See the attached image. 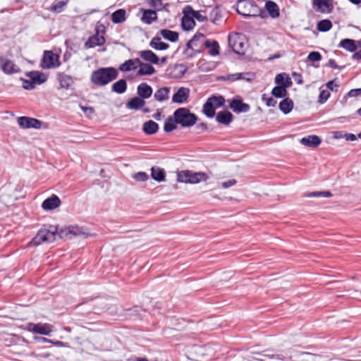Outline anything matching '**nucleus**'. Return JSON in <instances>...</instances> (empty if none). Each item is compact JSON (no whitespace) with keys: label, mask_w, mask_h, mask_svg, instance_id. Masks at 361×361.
Here are the masks:
<instances>
[{"label":"nucleus","mask_w":361,"mask_h":361,"mask_svg":"<svg viewBox=\"0 0 361 361\" xmlns=\"http://www.w3.org/2000/svg\"><path fill=\"white\" fill-rule=\"evenodd\" d=\"M68 235L73 236L85 235V238L87 236L82 231V228L77 226H71L58 231L55 226L49 225L42 227L28 245L30 247H36L45 242H54L57 235H59L60 238H63Z\"/></svg>","instance_id":"obj_1"},{"label":"nucleus","mask_w":361,"mask_h":361,"mask_svg":"<svg viewBox=\"0 0 361 361\" xmlns=\"http://www.w3.org/2000/svg\"><path fill=\"white\" fill-rule=\"evenodd\" d=\"M118 75V71L114 68H100L92 72L91 81L98 86H104L116 79Z\"/></svg>","instance_id":"obj_2"},{"label":"nucleus","mask_w":361,"mask_h":361,"mask_svg":"<svg viewBox=\"0 0 361 361\" xmlns=\"http://www.w3.org/2000/svg\"><path fill=\"white\" fill-rule=\"evenodd\" d=\"M176 122L183 128H189L194 126L197 121V116L191 113L188 108L181 107L173 112Z\"/></svg>","instance_id":"obj_3"},{"label":"nucleus","mask_w":361,"mask_h":361,"mask_svg":"<svg viewBox=\"0 0 361 361\" xmlns=\"http://www.w3.org/2000/svg\"><path fill=\"white\" fill-rule=\"evenodd\" d=\"M236 11L245 17L262 16L264 11L255 3L250 0H239L236 5Z\"/></svg>","instance_id":"obj_4"},{"label":"nucleus","mask_w":361,"mask_h":361,"mask_svg":"<svg viewBox=\"0 0 361 361\" xmlns=\"http://www.w3.org/2000/svg\"><path fill=\"white\" fill-rule=\"evenodd\" d=\"M208 176L204 172H193L189 170L181 171L177 174L178 182L185 183H198L202 180H207Z\"/></svg>","instance_id":"obj_5"},{"label":"nucleus","mask_w":361,"mask_h":361,"mask_svg":"<svg viewBox=\"0 0 361 361\" xmlns=\"http://www.w3.org/2000/svg\"><path fill=\"white\" fill-rule=\"evenodd\" d=\"M228 44L232 50L238 54H244L245 44L244 37L238 33L228 35Z\"/></svg>","instance_id":"obj_6"},{"label":"nucleus","mask_w":361,"mask_h":361,"mask_svg":"<svg viewBox=\"0 0 361 361\" xmlns=\"http://www.w3.org/2000/svg\"><path fill=\"white\" fill-rule=\"evenodd\" d=\"M59 66V56L54 54L51 51H45L42 59V67L49 69Z\"/></svg>","instance_id":"obj_7"},{"label":"nucleus","mask_w":361,"mask_h":361,"mask_svg":"<svg viewBox=\"0 0 361 361\" xmlns=\"http://www.w3.org/2000/svg\"><path fill=\"white\" fill-rule=\"evenodd\" d=\"M18 123L22 128H35L39 129L42 126V121L38 119L27 117L20 116L18 118Z\"/></svg>","instance_id":"obj_8"},{"label":"nucleus","mask_w":361,"mask_h":361,"mask_svg":"<svg viewBox=\"0 0 361 361\" xmlns=\"http://www.w3.org/2000/svg\"><path fill=\"white\" fill-rule=\"evenodd\" d=\"M230 108L235 113H246L248 112L250 109V106L248 104L244 103L243 99L236 97L233 98L229 104Z\"/></svg>","instance_id":"obj_9"},{"label":"nucleus","mask_w":361,"mask_h":361,"mask_svg":"<svg viewBox=\"0 0 361 361\" xmlns=\"http://www.w3.org/2000/svg\"><path fill=\"white\" fill-rule=\"evenodd\" d=\"M0 66L2 71L7 75L14 74L20 71V68L13 61L5 59L2 56H0Z\"/></svg>","instance_id":"obj_10"},{"label":"nucleus","mask_w":361,"mask_h":361,"mask_svg":"<svg viewBox=\"0 0 361 361\" xmlns=\"http://www.w3.org/2000/svg\"><path fill=\"white\" fill-rule=\"evenodd\" d=\"M28 329L33 333L49 335L52 331V326L49 324H30Z\"/></svg>","instance_id":"obj_11"},{"label":"nucleus","mask_w":361,"mask_h":361,"mask_svg":"<svg viewBox=\"0 0 361 361\" xmlns=\"http://www.w3.org/2000/svg\"><path fill=\"white\" fill-rule=\"evenodd\" d=\"M312 4L317 10L322 13H330L334 8L333 0H312Z\"/></svg>","instance_id":"obj_12"},{"label":"nucleus","mask_w":361,"mask_h":361,"mask_svg":"<svg viewBox=\"0 0 361 361\" xmlns=\"http://www.w3.org/2000/svg\"><path fill=\"white\" fill-rule=\"evenodd\" d=\"M189 94L190 90L187 87H181L173 95L172 102L174 103L182 104L188 100Z\"/></svg>","instance_id":"obj_13"},{"label":"nucleus","mask_w":361,"mask_h":361,"mask_svg":"<svg viewBox=\"0 0 361 361\" xmlns=\"http://www.w3.org/2000/svg\"><path fill=\"white\" fill-rule=\"evenodd\" d=\"M186 68L183 64H176L167 69V75L171 78H180L185 73Z\"/></svg>","instance_id":"obj_14"},{"label":"nucleus","mask_w":361,"mask_h":361,"mask_svg":"<svg viewBox=\"0 0 361 361\" xmlns=\"http://www.w3.org/2000/svg\"><path fill=\"white\" fill-rule=\"evenodd\" d=\"M61 204V200L56 195H52L47 198L42 204V207L44 210H52L59 207Z\"/></svg>","instance_id":"obj_15"},{"label":"nucleus","mask_w":361,"mask_h":361,"mask_svg":"<svg viewBox=\"0 0 361 361\" xmlns=\"http://www.w3.org/2000/svg\"><path fill=\"white\" fill-rule=\"evenodd\" d=\"M105 43V38L99 35L98 33L89 37L87 41L85 43V47L87 49L92 48L96 46H102Z\"/></svg>","instance_id":"obj_16"},{"label":"nucleus","mask_w":361,"mask_h":361,"mask_svg":"<svg viewBox=\"0 0 361 361\" xmlns=\"http://www.w3.org/2000/svg\"><path fill=\"white\" fill-rule=\"evenodd\" d=\"M216 120L224 126H228L233 120V114L228 111H221L216 114Z\"/></svg>","instance_id":"obj_17"},{"label":"nucleus","mask_w":361,"mask_h":361,"mask_svg":"<svg viewBox=\"0 0 361 361\" xmlns=\"http://www.w3.org/2000/svg\"><path fill=\"white\" fill-rule=\"evenodd\" d=\"M153 92V90L150 85L146 82H142L137 86V93L139 97L143 99L149 98Z\"/></svg>","instance_id":"obj_18"},{"label":"nucleus","mask_w":361,"mask_h":361,"mask_svg":"<svg viewBox=\"0 0 361 361\" xmlns=\"http://www.w3.org/2000/svg\"><path fill=\"white\" fill-rule=\"evenodd\" d=\"M322 140L319 136L315 135L304 137L300 140V143L305 146L310 147H316L320 145Z\"/></svg>","instance_id":"obj_19"},{"label":"nucleus","mask_w":361,"mask_h":361,"mask_svg":"<svg viewBox=\"0 0 361 361\" xmlns=\"http://www.w3.org/2000/svg\"><path fill=\"white\" fill-rule=\"evenodd\" d=\"M140 60L139 59H129L120 65L119 70L123 72L135 70L140 65Z\"/></svg>","instance_id":"obj_20"},{"label":"nucleus","mask_w":361,"mask_h":361,"mask_svg":"<svg viewBox=\"0 0 361 361\" xmlns=\"http://www.w3.org/2000/svg\"><path fill=\"white\" fill-rule=\"evenodd\" d=\"M145 104V99L138 96L130 99L126 104V107L129 109L138 110L143 108Z\"/></svg>","instance_id":"obj_21"},{"label":"nucleus","mask_w":361,"mask_h":361,"mask_svg":"<svg viewBox=\"0 0 361 361\" xmlns=\"http://www.w3.org/2000/svg\"><path fill=\"white\" fill-rule=\"evenodd\" d=\"M157 14L155 11L147 9V10H142V16L141 18V20L143 23L150 25L154 21L157 20Z\"/></svg>","instance_id":"obj_22"},{"label":"nucleus","mask_w":361,"mask_h":361,"mask_svg":"<svg viewBox=\"0 0 361 361\" xmlns=\"http://www.w3.org/2000/svg\"><path fill=\"white\" fill-rule=\"evenodd\" d=\"M27 76L32 80L34 83L40 85L47 80V76L44 73L39 71H30L27 73Z\"/></svg>","instance_id":"obj_23"},{"label":"nucleus","mask_w":361,"mask_h":361,"mask_svg":"<svg viewBox=\"0 0 361 361\" xmlns=\"http://www.w3.org/2000/svg\"><path fill=\"white\" fill-rule=\"evenodd\" d=\"M159 130V125L154 121L149 120L144 123L142 130L147 135L155 134Z\"/></svg>","instance_id":"obj_24"},{"label":"nucleus","mask_w":361,"mask_h":361,"mask_svg":"<svg viewBox=\"0 0 361 361\" xmlns=\"http://www.w3.org/2000/svg\"><path fill=\"white\" fill-rule=\"evenodd\" d=\"M265 8L273 18H276L280 15L279 6L274 1H267L265 4Z\"/></svg>","instance_id":"obj_25"},{"label":"nucleus","mask_w":361,"mask_h":361,"mask_svg":"<svg viewBox=\"0 0 361 361\" xmlns=\"http://www.w3.org/2000/svg\"><path fill=\"white\" fill-rule=\"evenodd\" d=\"M275 82L278 85L289 87L292 85L290 78L285 73L277 74L275 78Z\"/></svg>","instance_id":"obj_26"},{"label":"nucleus","mask_w":361,"mask_h":361,"mask_svg":"<svg viewBox=\"0 0 361 361\" xmlns=\"http://www.w3.org/2000/svg\"><path fill=\"white\" fill-rule=\"evenodd\" d=\"M140 57L146 61L152 63L157 64L159 63V57L151 50L142 51L140 53Z\"/></svg>","instance_id":"obj_27"},{"label":"nucleus","mask_w":361,"mask_h":361,"mask_svg":"<svg viewBox=\"0 0 361 361\" xmlns=\"http://www.w3.org/2000/svg\"><path fill=\"white\" fill-rule=\"evenodd\" d=\"M338 46L350 52H354L357 49L356 42L354 39L348 38L342 39Z\"/></svg>","instance_id":"obj_28"},{"label":"nucleus","mask_w":361,"mask_h":361,"mask_svg":"<svg viewBox=\"0 0 361 361\" xmlns=\"http://www.w3.org/2000/svg\"><path fill=\"white\" fill-rule=\"evenodd\" d=\"M149 46L156 50H166L169 45L161 41V37L158 35L154 37L149 42Z\"/></svg>","instance_id":"obj_29"},{"label":"nucleus","mask_w":361,"mask_h":361,"mask_svg":"<svg viewBox=\"0 0 361 361\" xmlns=\"http://www.w3.org/2000/svg\"><path fill=\"white\" fill-rule=\"evenodd\" d=\"M159 33L166 40L175 42L178 39V33L168 29L161 30Z\"/></svg>","instance_id":"obj_30"},{"label":"nucleus","mask_w":361,"mask_h":361,"mask_svg":"<svg viewBox=\"0 0 361 361\" xmlns=\"http://www.w3.org/2000/svg\"><path fill=\"white\" fill-rule=\"evenodd\" d=\"M170 92V87H164L157 90L154 97L159 102H163L169 99V94Z\"/></svg>","instance_id":"obj_31"},{"label":"nucleus","mask_w":361,"mask_h":361,"mask_svg":"<svg viewBox=\"0 0 361 361\" xmlns=\"http://www.w3.org/2000/svg\"><path fill=\"white\" fill-rule=\"evenodd\" d=\"M140 63L137 72L139 75H151L155 73V68L152 65L142 63L141 61Z\"/></svg>","instance_id":"obj_32"},{"label":"nucleus","mask_w":361,"mask_h":361,"mask_svg":"<svg viewBox=\"0 0 361 361\" xmlns=\"http://www.w3.org/2000/svg\"><path fill=\"white\" fill-rule=\"evenodd\" d=\"M126 18V12L124 9L120 8L114 11L111 15V20L115 24L124 22Z\"/></svg>","instance_id":"obj_33"},{"label":"nucleus","mask_w":361,"mask_h":361,"mask_svg":"<svg viewBox=\"0 0 361 361\" xmlns=\"http://www.w3.org/2000/svg\"><path fill=\"white\" fill-rule=\"evenodd\" d=\"M178 123L176 122V117L173 116H169L164 122V130L166 133H170L177 128Z\"/></svg>","instance_id":"obj_34"},{"label":"nucleus","mask_w":361,"mask_h":361,"mask_svg":"<svg viewBox=\"0 0 361 361\" xmlns=\"http://www.w3.org/2000/svg\"><path fill=\"white\" fill-rule=\"evenodd\" d=\"M58 80L61 88L68 89L73 82V78L66 74H58Z\"/></svg>","instance_id":"obj_35"},{"label":"nucleus","mask_w":361,"mask_h":361,"mask_svg":"<svg viewBox=\"0 0 361 361\" xmlns=\"http://www.w3.org/2000/svg\"><path fill=\"white\" fill-rule=\"evenodd\" d=\"M293 108V102L290 98H285L279 103V109L284 114H288Z\"/></svg>","instance_id":"obj_36"},{"label":"nucleus","mask_w":361,"mask_h":361,"mask_svg":"<svg viewBox=\"0 0 361 361\" xmlns=\"http://www.w3.org/2000/svg\"><path fill=\"white\" fill-rule=\"evenodd\" d=\"M195 25V21L192 16L184 15L181 20V26L184 30H190Z\"/></svg>","instance_id":"obj_37"},{"label":"nucleus","mask_w":361,"mask_h":361,"mask_svg":"<svg viewBox=\"0 0 361 361\" xmlns=\"http://www.w3.org/2000/svg\"><path fill=\"white\" fill-rule=\"evenodd\" d=\"M204 46L209 49V53L212 56H216L219 54V46L216 40L209 41L207 39L204 42Z\"/></svg>","instance_id":"obj_38"},{"label":"nucleus","mask_w":361,"mask_h":361,"mask_svg":"<svg viewBox=\"0 0 361 361\" xmlns=\"http://www.w3.org/2000/svg\"><path fill=\"white\" fill-rule=\"evenodd\" d=\"M112 91L118 94H123L127 90V82L124 79H121L112 85Z\"/></svg>","instance_id":"obj_39"},{"label":"nucleus","mask_w":361,"mask_h":361,"mask_svg":"<svg viewBox=\"0 0 361 361\" xmlns=\"http://www.w3.org/2000/svg\"><path fill=\"white\" fill-rule=\"evenodd\" d=\"M151 176L152 178L158 181L161 182L164 181L165 179V172L164 169L159 168V167H152L151 169Z\"/></svg>","instance_id":"obj_40"},{"label":"nucleus","mask_w":361,"mask_h":361,"mask_svg":"<svg viewBox=\"0 0 361 361\" xmlns=\"http://www.w3.org/2000/svg\"><path fill=\"white\" fill-rule=\"evenodd\" d=\"M216 108L213 106L212 103L207 99L206 102L203 105L202 112L208 118H213L215 113Z\"/></svg>","instance_id":"obj_41"},{"label":"nucleus","mask_w":361,"mask_h":361,"mask_svg":"<svg viewBox=\"0 0 361 361\" xmlns=\"http://www.w3.org/2000/svg\"><path fill=\"white\" fill-rule=\"evenodd\" d=\"M68 2V0L55 1L51 5V6L50 7L49 10L51 12L59 13L62 12L64 10V8L66 6Z\"/></svg>","instance_id":"obj_42"},{"label":"nucleus","mask_w":361,"mask_h":361,"mask_svg":"<svg viewBox=\"0 0 361 361\" xmlns=\"http://www.w3.org/2000/svg\"><path fill=\"white\" fill-rule=\"evenodd\" d=\"M332 27V23L329 19H324L319 21L317 25V28L319 32H327Z\"/></svg>","instance_id":"obj_43"},{"label":"nucleus","mask_w":361,"mask_h":361,"mask_svg":"<svg viewBox=\"0 0 361 361\" xmlns=\"http://www.w3.org/2000/svg\"><path fill=\"white\" fill-rule=\"evenodd\" d=\"M207 99L212 103L213 106L216 109L223 106L225 103V99L221 95H213L209 97Z\"/></svg>","instance_id":"obj_44"},{"label":"nucleus","mask_w":361,"mask_h":361,"mask_svg":"<svg viewBox=\"0 0 361 361\" xmlns=\"http://www.w3.org/2000/svg\"><path fill=\"white\" fill-rule=\"evenodd\" d=\"M286 88L287 87H285L281 86V85L274 87L272 89L271 94L273 96H274L275 97H277V98L285 97L288 93Z\"/></svg>","instance_id":"obj_45"},{"label":"nucleus","mask_w":361,"mask_h":361,"mask_svg":"<svg viewBox=\"0 0 361 361\" xmlns=\"http://www.w3.org/2000/svg\"><path fill=\"white\" fill-rule=\"evenodd\" d=\"M330 97V92L328 90H323L320 91L319 95V99L318 102L320 104H324L326 102L328 99Z\"/></svg>","instance_id":"obj_46"},{"label":"nucleus","mask_w":361,"mask_h":361,"mask_svg":"<svg viewBox=\"0 0 361 361\" xmlns=\"http://www.w3.org/2000/svg\"><path fill=\"white\" fill-rule=\"evenodd\" d=\"M210 18L212 21L216 24L221 18V15L219 14V10L217 8H214L210 13Z\"/></svg>","instance_id":"obj_47"},{"label":"nucleus","mask_w":361,"mask_h":361,"mask_svg":"<svg viewBox=\"0 0 361 361\" xmlns=\"http://www.w3.org/2000/svg\"><path fill=\"white\" fill-rule=\"evenodd\" d=\"M307 59L313 62L319 61L322 59V55L318 51H312L308 54Z\"/></svg>","instance_id":"obj_48"},{"label":"nucleus","mask_w":361,"mask_h":361,"mask_svg":"<svg viewBox=\"0 0 361 361\" xmlns=\"http://www.w3.org/2000/svg\"><path fill=\"white\" fill-rule=\"evenodd\" d=\"M262 99L265 102L267 106H274L277 102L272 97H268L266 94H262Z\"/></svg>","instance_id":"obj_49"},{"label":"nucleus","mask_w":361,"mask_h":361,"mask_svg":"<svg viewBox=\"0 0 361 361\" xmlns=\"http://www.w3.org/2000/svg\"><path fill=\"white\" fill-rule=\"evenodd\" d=\"M137 181H145L148 179V175L145 172H138L133 176Z\"/></svg>","instance_id":"obj_50"},{"label":"nucleus","mask_w":361,"mask_h":361,"mask_svg":"<svg viewBox=\"0 0 361 361\" xmlns=\"http://www.w3.org/2000/svg\"><path fill=\"white\" fill-rule=\"evenodd\" d=\"M23 83V87L24 89L25 90H32L35 88V84L34 83V82L32 80H25V79H23L22 80Z\"/></svg>","instance_id":"obj_51"},{"label":"nucleus","mask_w":361,"mask_h":361,"mask_svg":"<svg viewBox=\"0 0 361 361\" xmlns=\"http://www.w3.org/2000/svg\"><path fill=\"white\" fill-rule=\"evenodd\" d=\"M227 78L231 81H235L241 79H245V78L243 77V74L240 73L229 75H228Z\"/></svg>","instance_id":"obj_52"},{"label":"nucleus","mask_w":361,"mask_h":361,"mask_svg":"<svg viewBox=\"0 0 361 361\" xmlns=\"http://www.w3.org/2000/svg\"><path fill=\"white\" fill-rule=\"evenodd\" d=\"M237 181L235 179H231L228 181L221 183V186L224 188H228L236 184Z\"/></svg>","instance_id":"obj_53"},{"label":"nucleus","mask_w":361,"mask_h":361,"mask_svg":"<svg viewBox=\"0 0 361 361\" xmlns=\"http://www.w3.org/2000/svg\"><path fill=\"white\" fill-rule=\"evenodd\" d=\"M361 94V88H359V89H353V90H350L348 92V97H357L358 95Z\"/></svg>","instance_id":"obj_54"},{"label":"nucleus","mask_w":361,"mask_h":361,"mask_svg":"<svg viewBox=\"0 0 361 361\" xmlns=\"http://www.w3.org/2000/svg\"><path fill=\"white\" fill-rule=\"evenodd\" d=\"M192 17L201 22L206 20V17L203 16L199 11H192Z\"/></svg>","instance_id":"obj_55"},{"label":"nucleus","mask_w":361,"mask_h":361,"mask_svg":"<svg viewBox=\"0 0 361 361\" xmlns=\"http://www.w3.org/2000/svg\"><path fill=\"white\" fill-rule=\"evenodd\" d=\"M326 85L329 90L337 92V89H334V87H338V85L337 84H334V80L329 81Z\"/></svg>","instance_id":"obj_56"},{"label":"nucleus","mask_w":361,"mask_h":361,"mask_svg":"<svg viewBox=\"0 0 361 361\" xmlns=\"http://www.w3.org/2000/svg\"><path fill=\"white\" fill-rule=\"evenodd\" d=\"M203 38H204V35L203 34H202V33H197L190 39V42H193L194 44H195L196 42H197L200 39H203Z\"/></svg>","instance_id":"obj_57"},{"label":"nucleus","mask_w":361,"mask_h":361,"mask_svg":"<svg viewBox=\"0 0 361 361\" xmlns=\"http://www.w3.org/2000/svg\"><path fill=\"white\" fill-rule=\"evenodd\" d=\"M343 137L347 141H355L357 140V136L353 133H345Z\"/></svg>","instance_id":"obj_58"},{"label":"nucleus","mask_w":361,"mask_h":361,"mask_svg":"<svg viewBox=\"0 0 361 361\" xmlns=\"http://www.w3.org/2000/svg\"><path fill=\"white\" fill-rule=\"evenodd\" d=\"M328 66L333 68H336V69H342L343 68V66H337L336 63V61L334 59H329V61H328Z\"/></svg>","instance_id":"obj_59"},{"label":"nucleus","mask_w":361,"mask_h":361,"mask_svg":"<svg viewBox=\"0 0 361 361\" xmlns=\"http://www.w3.org/2000/svg\"><path fill=\"white\" fill-rule=\"evenodd\" d=\"M293 77L294 78L295 80L298 83V84H302L303 82V80H302V75L300 74V73H293Z\"/></svg>","instance_id":"obj_60"},{"label":"nucleus","mask_w":361,"mask_h":361,"mask_svg":"<svg viewBox=\"0 0 361 361\" xmlns=\"http://www.w3.org/2000/svg\"><path fill=\"white\" fill-rule=\"evenodd\" d=\"M192 11H195L190 6H187L183 9L184 15L192 16Z\"/></svg>","instance_id":"obj_61"},{"label":"nucleus","mask_w":361,"mask_h":361,"mask_svg":"<svg viewBox=\"0 0 361 361\" xmlns=\"http://www.w3.org/2000/svg\"><path fill=\"white\" fill-rule=\"evenodd\" d=\"M322 191H317V192H310V193L305 195V196L308 197H322Z\"/></svg>","instance_id":"obj_62"},{"label":"nucleus","mask_w":361,"mask_h":361,"mask_svg":"<svg viewBox=\"0 0 361 361\" xmlns=\"http://www.w3.org/2000/svg\"><path fill=\"white\" fill-rule=\"evenodd\" d=\"M352 59L354 60H361V50L355 52L354 54L352 56Z\"/></svg>","instance_id":"obj_63"},{"label":"nucleus","mask_w":361,"mask_h":361,"mask_svg":"<svg viewBox=\"0 0 361 361\" xmlns=\"http://www.w3.org/2000/svg\"><path fill=\"white\" fill-rule=\"evenodd\" d=\"M161 116H162V114L160 111H157V112L156 114H154L153 117L154 119L157 120V121H160L161 118Z\"/></svg>","instance_id":"obj_64"}]
</instances>
